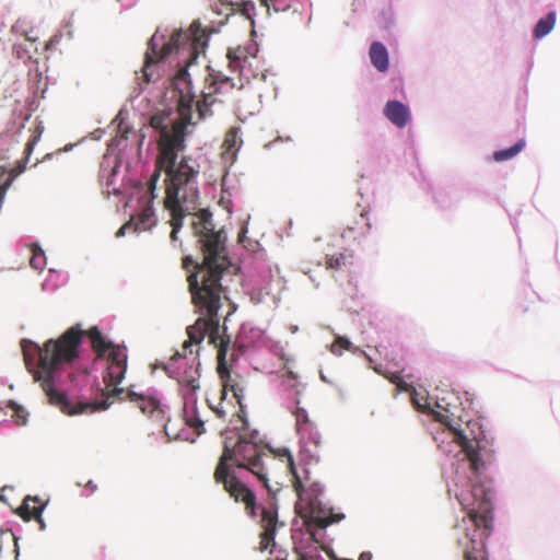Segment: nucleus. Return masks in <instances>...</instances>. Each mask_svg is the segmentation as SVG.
Segmentation results:
<instances>
[{
  "instance_id": "obj_1",
  "label": "nucleus",
  "mask_w": 560,
  "mask_h": 560,
  "mask_svg": "<svg viewBox=\"0 0 560 560\" xmlns=\"http://www.w3.org/2000/svg\"><path fill=\"white\" fill-rule=\"evenodd\" d=\"M156 33L148 43L144 56L142 79L145 83L153 82L154 66L172 56L178 58L177 65L184 63L174 78V86L178 91L177 112L179 118L172 120L170 114L159 112L151 116L150 126L159 132L158 155L155 170L149 180V191L153 199L156 184L161 173H165V179L173 178L178 171L185 172L184 165L192 168L194 176H198L200 165L190 155H184L177 162L179 153L186 149V127L192 122L191 80L188 73L190 67L200 55H205L209 42V32L201 27L198 21H194L187 30H175L167 42Z\"/></svg>"
},
{
  "instance_id": "obj_2",
  "label": "nucleus",
  "mask_w": 560,
  "mask_h": 560,
  "mask_svg": "<svg viewBox=\"0 0 560 560\" xmlns=\"http://www.w3.org/2000/svg\"><path fill=\"white\" fill-rule=\"evenodd\" d=\"M192 222L194 233L198 238L203 259L195 262L191 256L183 258V268L194 271L187 276L188 291L195 312L200 316L194 325L187 327L188 339L184 341L180 351H176L170 359V366L187 353L194 354L192 347H197L206 336L210 343H215L220 331L219 311L229 302V285L237 273V268L228 256L226 234L223 229L215 230L212 213L200 209Z\"/></svg>"
},
{
  "instance_id": "obj_3",
  "label": "nucleus",
  "mask_w": 560,
  "mask_h": 560,
  "mask_svg": "<svg viewBox=\"0 0 560 560\" xmlns=\"http://www.w3.org/2000/svg\"><path fill=\"white\" fill-rule=\"evenodd\" d=\"M83 335L90 338L92 349L97 358H104L107 353V373L104 376L106 388L118 385L124 380L127 370V349L107 340L96 326L84 331L77 324L58 339L47 340L42 348L36 349L38 354L36 369H33L28 353L24 352L25 364L33 373L34 381L39 383L48 402L68 416L92 412L95 409L90 402L72 404L65 392L56 388V375L59 366L78 358Z\"/></svg>"
},
{
  "instance_id": "obj_4",
  "label": "nucleus",
  "mask_w": 560,
  "mask_h": 560,
  "mask_svg": "<svg viewBox=\"0 0 560 560\" xmlns=\"http://www.w3.org/2000/svg\"><path fill=\"white\" fill-rule=\"evenodd\" d=\"M237 432H229L223 440V451L213 471L215 483L221 485L226 493L245 506L246 513L256 516V495L241 480L237 470L245 469L256 476L262 486L272 492L269 486L265 458L267 452L258 431H247V427H235Z\"/></svg>"
},
{
  "instance_id": "obj_5",
  "label": "nucleus",
  "mask_w": 560,
  "mask_h": 560,
  "mask_svg": "<svg viewBox=\"0 0 560 560\" xmlns=\"http://www.w3.org/2000/svg\"><path fill=\"white\" fill-rule=\"evenodd\" d=\"M213 345L218 348L217 372L222 382V388L218 402L213 404V401L208 398V405L222 421L232 422L233 418L236 417L237 421L241 422V427H247L245 406L243 405L245 389L238 381V377L232 376L226 359L230 338L229 336H221L219 334V338Z\"/></svg>"
},
{
  "instance_id": "obj_6",
  "label": "nucleus",
  "mask_w": 560,
  "mask_h": 560,
  "mask_svg": "<svg viewBox=\"0 0 560 560\" xmlns=\"http://www.w3.org/2000/svg\"><path fill=\"white\" fill-rule=\"evenodd\" d=\"M277 456L285 462L287 468L292 475L294 491L299 498L296 509L301 515L308 518L310 523L319 528H326L332 523L343 518V514H334L323 508L319 497L323 493V486L317 481H312L307 471L302 477L296 471L293 457L289 450L282 448L277 452Z\"/></svg>"
},
{
  "instance_id": "obj_7",
  "label": "nucleus",
  "mask_w": 560,
  "mask_h": 560,
  "mask_svg": "<svg viewBox=\"0 0 560 560\" xmlns=\"http://www.w3.org/2000/svg\"><path fill=\"white\" fill-rule=\"evenodd\" d=\"M464 470L460 471L458 465L454 470L452 483L448 485L447 492L454 493L456 500L464 511H467L469 518L477 528L490 532L492 526V505L489 493L482 485L472 483L469 476Z\"/></svg>"
},
{
  "instance_id": "obj_8",
  "label": "nucleus",
  "mask_w": 560,
  "mask_h": 560,
  "mask_svg": "<svg viewBox=\"0 0 560 560\" xmlns=\"http://www.w3.org/2000/svg\"><path fill=\"white\" fill-rule=\"evenodd\" d=\"M185 172L178 171L173 178L165 182V208L171 211V240L176 241L177 234L183 226L184 217L196 209L198 199V176H194L192 168L184 165Z\"/></svg>"
},
{
  "instance_id": "obj_9",
  "label": "nucleus",
  "mask_w": 560,
  "mask_h": 560,
  "mask_svg": "<svg viewBox=\"0 0 560 560\" xmlns=\"http://www.w3.org/2000/svg\"><path fill=\"white\" fill-rule=\"evenodd\" d=\"M106 389L107 393H104V399H102L100 402H90L92 406L95 407V409L92 412L96 410L107 409L112 405L109 398L117 397L118 400L120 401H130L137 408H139L143 415L148 416L149 418L159 421L163 420L164 410L158 398L143 393H138L137 390H135L133 386H131L128 390H125L124 388H118L117 385L110 386Z\"/></svg>"
},
{
  "instance_id": "obj_10",
  "label": "nucleus",
  "mask_w": 560,
  "mask_h": 560,
  "mask_svg": "<svg viewBox=\"0 0 560 560\" xmlns=\"http://www.w3.org/2000/svg\"><path fill=\"white\" fill-rule=\"evenodd\" d=\"M453 434V441L458 444L462 451L465 453L466 458L469 462V469L472 474L477 475L483 467V462L480 457V443L477 436L468 435L464 430L456 428H450Z\"/></svg>"
},
{
  "instance_id": "obj_11",
  "label": "nucleus",
  "mask_w": 560,
  "mask_h": 560,
  "mask_svg": "<svg viewBox=\"0 0 560 560\" xmlns=\"http://www.w3.org/2000/svg\"><path fill=\"white\" fill-rule=\"evenodd\" d=\"M259 524L261 527L259 550L265 551L275 546L276 530L279 526H283V523L278 520L277 505L273 501L261 508Z\"/></svg>"
},
{
  "instance_id": "obj_12",
  "label": "nucleus",
  "mask_w": 560,
  "mask_h": 560,
  "mask_svg": "<svg viewBox=\"0 0 560 560\" xmlns=\"http://www.w3.org/2000/svg\"><path fill=\"white\" fill-rule=\"evenodd\" d=\"M191 93L194 94L192 110H196L198 119H203L211 114V107L215 103L220 102L217 96L222 94L223 91L215 84V81H212L209 77H207L205 79V86L201 90L200 95L197 96L192 86Z\"/></svg>"
},
{
  "instance_id": "obj_13",
  "label": "nucleus",
  "mask_w": 560,
  "mask_h": 560,
  "mask_svg": "<svg viewBox=\"0 0 560 560\" xmlns=\"http://www.w3.org/2000/svg\"><path fill=\"white\" fill-rule=\"evenodd\" d=\"M293 413L295 417L298 433L302 439L318 445L320 443V434L317 431L315 423L310 419L307 411L298 404Z\"/></svg>"
},
{
  "instance_id": "obj_14",
  "label": "nucleus",
  "mask_w": 560,
  "mask_h": 560,
  "mask_svg": "<svg viewBox=\"0 0 560 560\" xmlns=\"http://www.w3.org/2000/svg\"><path fill=\"white\" fill-rule=\"evenodd\" d=\"M458 546L463 548L464 560H488L486 544L472 538L468 532L464 539H458Z\"/></svg>"
},
{
  "instance_id": "obj_15",
  "label": "nucleus",
  "mask_w": 560,
  "mask_h": 560,
  "mask_svg": "<svg viewBox=\"0 0 560 560\" xmlns=\"http://www.w3.org/2000/svg\"><path fill=\"white\" fill-rule=\"evenodd\" d=\"M196 354H198V351H196ZM199 366H200V361L198 359V355H192L191 360H190L189 371H185L183 374H180L176 377L178 383L180 384L183 390H185L186 394H194L200 387Z\"/></svg>"
},
{
  "instance_id": "obj_16",
  "label": "nucleus",
  "mask_w": 560,
  "mask_h": 560,
  "mask_svg": "<svg viewBox=\"0 0 560 560\" xmlns=\"http://www.w3.org/2000/svg\"><path fill=\"white\" fill-rule=\"evenodd\" d=\"M371 229V224L364 211H360L358 217L349 222L341 233V237L348 241H357L365 236Z\"/></svg>"
},
{
  "instance_id": "obj_17",
  "label": "nucleus",
  "mask_w": 560,
  "mask_h": 560,
  "mask_svg": "<svg viewBox=\"0 0 560 560\" xmlns=\"http://www.w3.org/2000/svg\"><path fill=\"white\" fill-rule=\"evenodd\" d=\"M384 114L389 121L399 128L405 127L410 117L408 108L398 101H388L385 105Z\"/></svg>"
},
{
  "instance_id": "obj_18",
  "label": "nucleus",
  "mask_w": 560,
  "mask_h": 560,
  "mask_svg": "<svg viewBox=\"0 0 560 560\" xmlns=\"http://www.w3.org/2000/svg\"><path fill=\"white\" fill-rule=\"evenodd\" d=\"M43 505H37L36 499L26 498L23 504L18 509L16 513L25 522L36 520L39 523L40 529H45V523L42 518Z\"/></svg>"
},
{
  "instance_id": "obj_19",
  "label": "nucleus",
  "mask_w": 560,
  "mask_h": 560,
  "mask_svg": "<svg viewBox=\"0 0 560 560\" xmlns=\"http://www.w3.org/2000/svg\"><path fill=\"white\" fill-rule=\"evenodd\" d=\"M371 63L380 71L386 72L388 70V52L386 47L380 42H373L369 49Z\"/></svg>"
},
{
  "instance_id": "obj_20",
  "label": "nucleus",
  "mask_w": 560,
  "mask_h": 560,
  "mask_svg": "<svg viewBox=\"0 0 560 560\" xmlns=\"http://www.w3.org/2000/svg\"><path fill=\"white\" fill-rule=\"evenodd\" d=\"M260 5L264 7L267 13H283L293 9L296 12L295 3L296 0H258Z\"/></svg>"
},
{
  "instance_id": "obj_21",
  "label": "nucleus",
  "mask_w": 560,
  "mask_h": 560,
  "mask_svg": "<svg viewBox=\"0 0 560 560\" xmlns=\"http://www.w3.org/2000/svg\"><path fill=\"white\" fill-rule=\"evenodd\" d=\"M156 223L153 207L148 202L137 217L135 230L145 231L154 226Z\"/></svg>"
},
{
  "instance_id": "obj_22",
  "label": "nucleus",
  "mask_w": 560,
  "mask_h": 560,
  "mask_svg": "<svg viewBox=\"0 0 560 560\" xmlns=\"http://www.w3.org/2000/svg\"><path fill=\"white\" fill-rule=\"evenodd\" d=\"M223 5L233 7L238 13L252 19L256 14V5L253 0H219Z\"/></svg>"
},
{
  "instance_id": "obj_23",
  "label": "nucleus",
  "mask_w": 560,
  "mask_h": 560,
  "mask_svg": "<svg viewBox=\"0 0 560 560\" xmlns=\"http://www.w3.org/2000/svg\"><path fill=\"white\" fill-rule=\"evenodd\" d=\"M242 140L238 138V130L236 128H231L228 130L224 137V141L222 148L224 149V154L234 155L238 150Z\"/></svg>"
},
{
  "instance_id": "obj_24",
  "label": "nucleus",
  "mask_w": 560,
  "mask_h": 560,
  "mask_svg": "<svg viewBox=\"0 0 560 560\" xmlns=\"http://www.w3.org/2000/svg\"><path fill=\"white\" fill-rule=\"evenodd\" d=\"M226 57L229 59L230 69L232 71H238L242 68V62L247 59V51L242 47L230 48Z\"/></svg>"
},
{
  "instance_id": "obj_25",
  "label": "nucleus",
  "mask_w": 560,
  "mask_h": 560,
  "mask_svg": "<svg viewBox=\"0 0 560 560\" xmlns=\"http://www.w3.org/2000/svg\"><path fill=\"white\" fill-rule=\"evenodd\" d=\"M556 24V14L555 12H549L546 18L540 19L535 26L534 36L536 38H541L549 34Z\"/></svg>"
},
{
  "instance_id": "obj_26",
  "label": "nucleus",
  "mask_w": 560,
  "mask_h": 560,
  "mask_svg": "<svg viewBox=\"0 0 560 560\" xmlns=\"http://www.w3.org/2000/svg\"><path fill=\"white\" fill-rule=\"evenodd\" d=\"M525 147V140H518L514 145L509 149L494 152L493 158L498 162L506 161L518 154Z\"/></svg>"
},
{
  "instance_id": "obj_27",
  "label": "nucleus",
  "mask_w": 560,
  "mask_h": 560,
  "mask_svg": "<svg viewBox=\"0 0 560 560\" xmlns=\"http://www.w3.org/2000/svg\"><path fill=\"white\" fill-rule=\"evenodd\" d=\"M375 371L386 377L390 383L395 384L399 390L408 392L409 385L401 378L400 373L398 372H382L381 369H375Z\"/></svg>"
},
{
  "instance_id": "obj_28",
  "label": "nucleus",
  "mask_w": 560,
  "mask_h": 560,
  "mask_svg": "<svg viewBox=\"0 0 560 560\" xmlns=\"http://www.w3.org/2000/svg\"><path fill=\"white\" fill-rule=\"evenodd\" d=\"M8 406L13 411L12 418H13L14 422L18 425L26 424L27 417H28V412L26 411V409L24 407L18 405L15 401H10Z\"/></svg>"
},
{
  "instance_id": "obj_29",
  "label": "nucleus",
  "mask_w": 560,
  "mask_h": 560,
  "mask_svg": "<svg viewBox=\"0 0 560 560\" xmlns=\"http://www.w3.org/2000/svg\"><path fill=\"white\" fill-rule=\"evenodd\" d=\"M208 77L215 81V84L223 90V88H228V91H231L235 84L233 83L232 78L225 75L221 71L209 73Z\"/></svg>"
},
{
  "instance_id": "obj_30",
  "label": "nucleus",
  "mask_w": 560,
  "mask_h": 560,
  "mask_svg": "<svg viewBox=\"0 0 560 560\" xmlns=\"http://www.w3.org/2000/svg\"><path fill=\"white\" fill-rule=\"evenodd\" d=\"M351 342L346 337H337L330 346V351L335 355H341L343 350H350Z\"/></svg>"
},
{
  "instance_id": "obj_31",
  "label": "nucleus",
  "mask_w": 560,
  "mask_h": 560,
  "mask_svg": "<svg viewBox=\"0 0 560 560\" xmlns=\"http://www.w3.org/2000/svg\"><path fill=\"white\" fill-rule=\"evenodd\" d=\"M345 262H346L345 255L339 254L337 256L326 257L325 265H326L327 269L337 270V269L341 268L345 265Z\"/></svg>"
},
{
  "instance_id": "obj_32",
  "label": "nucleus",
  "mask_w": 560,
  "mask_h": 560,
  "mask_svg": "<svg viewBox=\"0 0 560 560\" xmlns=\"http://www.w3.org/2000/svg\"><path fill=\"white\" fill-rule=\"evenodd\" d=\"M187 424L191 428H194L198 434L202 433L205 431L203 429V421L197 416L194 415L191 417L187 418Z\"/></svg>"
},
{
  "instance_id": "obj_33",
  "label": "nucleus",
  "mask_w": 560,
  "mask_h": 560,
  "mask_svg": "<svg viewBox=\"0 0 560 560\" xmlns=\"http://www.w3.org/2000/svg\"><path fill=\"white\" fill-rule=\"evenodd\" d=\"M42 260H43V255H37V254H34L33 257L31 258V265L34 266L35 268H42Z\"/></svg>"
},
{
  "instance_id": "obj_34",
  "label": "nucleus",
  "mask_w": 560,
  "mask_h": 560,
  "mask_svg": "<svg viewBox=\"0 0 560 560\" xmlns=\"http://www.w3.org/2000/svg\"><path fill=\"white\" fill-rule=\"evenodd\" d=\"M60 37L59 35H55L52 36L45 45V48L48 50V49H51L54 48L60 40Z\"/></svg>"
},
{
  "instance_id": "obj_35",
  "label": "nucleus",
  "mask_w": 560,
  "mask_h": 560,
  "mask_svg": "<svg viewBox=\"0 0 560 560\" xmlns=\"http://www.w3.org/2000/svg\"><path fill=\"white\" fill-rule=\"evenodd\" d=\"M132 228V221L125 223L120 229L116 232V236L120 237L124 236L127 230H130Z\"/></svg>"
},
{
  "instance_id": "obj_36",
  "label": "nucleus",
  "mask_w": 560,
  "mask_h": 560,
  "mask_svg": "<svg viewBox=\"0 0 560 560\" xmlns=\"http://www.w3.org/2000/svg\"><path fill=\"white\" fill-rule=\"evenodd\" d=\"M359 560H371V553L363 552L360 555Z\"/></svg>"
},
{
  "instance_id": "obj_37",
  "label": "nucleus",
  "mask_w": 560,
  "mask_h": 560,
  "mask_svg": "<svg viewBox=\"0 0 560 560\" xmlns=\"http://www.w3.org/2000/svg\"><path fill=\"white\" fill-rule=\"evenodd\" d=\"M2 499V497L0 495V500Z\"/></svg>"
}]
</instances>
